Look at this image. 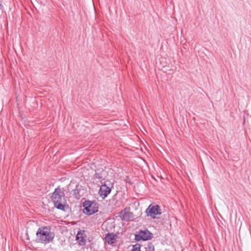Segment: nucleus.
<instances>
[{
	"mask_svg": "<svg viewBox=\"0 0 251 251\" xmlns=\"http://www.w3.org/2000/svg\"><path fill=\"white\" fill-rule=\"evenodd\" d=\"M83 212L87 215H91L98 211L99 204L95 201L86 200L83 202Z\"/></svg>",
	"mask_w": 251,
	"mask_h": 251,
	"instance_id": "7ed1b4c3",
	"label": "nucleus"
},
{
	"mask_svg": "<svg viewBox=\"0 0 251 251\" xmlns=\"http://www.w3.org/2000/svg\"><path fill=\"white\" fill-rule=\"evenodd\" d=\"M50 198L54 207L57 209L64 211L69 206L65 198L63 188H61L60 186L56 188L51 193Z\"/></svg>",
	"mask_w": 251,
	"mask_h": 251,
	"instance_id": "f257e3e1",
	"label": "nucleus"
},
{
	"mask_svg": "<svg viewBox=\"0 0 251 251\" xmlns=\"http://www.w3.org/2000/svg\"><path fill=\"white\" fill-rule=\"evenodd\" d=\"M121 218L123 221L126 222L132 221L134 218V214L133 212L129 211V210H125L124 215L121 216Z\"/></svg>",
	"mask_w": 251,
	"mask_h": 251,
	"instance_id": "1a4fd4ad",
	"label": "nucleus"
},
{
	"mask_svg": "<svg viewBox=\"0 0 251 251\" xmlns=\"http://www.w3.org/2000/svg\"><path fill=\"white\" fill-rule=\"evenodd\" d=\"M142 246L141 244L137 243L132 246V249L131 251H141V248Z\"/></svg>",
	"mask_w": 251,
	"mask_h": 251,
	"instance_id": "ddd939ff",
	"label": "nucleus"
},
{
	"mask_svg": "<svg viewBox=\"0 0 251 251\" xmlns=\"http://www.w3.org/2000/svg\"><path fill=\"white\" fill-rule=\"evenodd\" d=\"M2 7V6L1 4L0 3V10H1Z\"/></svg>",
	"mask_w": 251,
	"mask_h": 251,
	"instance_id": "dca6fc26",
	"label": "nucleus"
},
{
	"mask_svg": "<svg viewBox=\"0 0 251 251\" xmlns=\"http://www.w3.org/2000/svg\"><path fill=\"white\" fill-rule=\"evenodd\" d=\"M145 213L147 217H150L151 219H155L157 218V215H160L161 214L162 212L159 205L151 203L146 209Z\"/></svg>",
	"mask_w": 251,
	"mask_h": 251,
	"instance_id": "39448f33",
	"label": "nucleus"
},
{
	"mask_svg": "<svg viewBox=\"0 0 251 251\" xmlns=\"http://www.w3.org/2000/svg\"><path fill=\"white\" fill-rule=\"evenodd\" d=\"M36 234V241L38 243L45 244L52 242L54 237V233L50 232V226H41L39 227Z\"/></svg>",
	"mask_w": 251,
	"mask_h": 251,
	"instance_id": "f03ea898",
	"label": "nucleus"
},
{
	"mask_svg": "<svg viewBox=\"0 0 251 251\" xmlns=\"http://www.w3.org/2000/svg\"><path fill=\"white\" fill-rule=\"evenodd\" d=\"M85 230H79L76 236V240L79 246H85L86 244V235L84 234Z\"/></svg>",
	"mask_w": 251,
	"mask_h": 251,
	"instance_id": "0eeeda50",
	"label": "nucleus"
},
{
	"mask_svg": "<svg viewBox=\"0 0 251 251\" xmlns=\"http://www.w3.org/2000/svg\"><path fill=\"white\" fill-rule=\"evenodd\" d=\"M125 181L126 182V183H128L130 184H132V182H131V180H130V177H129V176H126L125 178Z\"/></svg>",
	"mask_w": 251,
	"mask_h": 251,
	"instance_id": "4468645a",
	"label": "nucleus"
},
{
	"mask_svg": "<svg viewBox=\"0 0 251 251\" xmlns=\"http://www.w3.org/2000/svg\"><path fill=\"white\" fill-rule=\"evenodd\" d=\"M116 235L114 233H108L105 236V240L109 245H112L116 242Z\"/></svg>",
	"mask_w": 251,
	"mask_h": 251,
	"instance_id": "9d476101",
	"label": "nucleus"
},
{
	"mask_svg": "<svg viewBox=\"0 0 251 251\" xmlns=\"http://www.w3.org/2000/svg\"><path fill=\"white\" fill-rule=\"evenodd\" d=\"M82 186L81 185H79V184H77L75 186V189H74L73 191V196L75 198L76 200H79L80 197L81 195L79 193L80 191L81 190Z\"/></svg>",
	"mask_w": 251,
	"mask_h": 251,
	"instance_id": "9b49d317",
	"label": "nucleus"
},
{
	"mask_svg": "<svg viewBox=\"0 0 251 251\" xmlns=\"http://www.w3.org/2000/svg\"><path fill=\"white\" fill-rule=\"evenodd\" d=\"M129 209H130V208H129V207H126V208H125L124 210H122V211L119 213V216H120V217H121V216H123V215H124V213L125 212V210H129Z\"/></svg>",
	"mask_w": 251,
	"mask_h": 251,
	"instance_id": "2eb2a0df",
	"label": "nucleus"
},
{
	"mask_svg": "<svg viewBox=\"0 0 251 251\" xmlns=\"http://www.w3.org/2000/svg\"><path fill=\"white\" fill-rule=\"evenodd\" d=\"M116 195H117V194L114 195V196L113 197V199H114V197H116Z\"/></svg>",
	"mask_w": 251,
	"mask_h": 251,
	"instance_id": "f3484780",
	"label": "nucleus"
},
{
	"mask_svg": "<svg viewBox=\"0 0 251 251\" xmlns=\"http://www.w3.org/2000/svg\"><path fill=\"white\" fill-rule=\"evenodd\" d=\"M107 176V172L103 169H98L95 171V174L94 175L95 179H104Z\"/></svg>",
	"mask_w": 251,
	"mask_h": 251,
	"instance_id": "6e6552de",
	"label": "nucleus"
},
{
	"mask_svg": "<svg viewBox=\"0 0 251 251\" xmlns=\"http://www.w3.org/2000/svg\"><path fill=\"white\" fill-rule=\"evenodd\" d=\"M101 185L98 194L102 199H104L110 194L112 189L114 187V182H111L107 180L104 182L101 181Z\"/></svg>",
	"mask_w": 251,
	"mask_h": 251,
	"instance_id": "20e7f679",
	"label": "nucleus"
},
{
	"mask_svg": "<svg viewBox=\"0 0 251 251\" xmlns=\"http://www.w3.org/2000/svg\"><path fill=\"white\" fill-rule=\"evenodd\" d=\"M142 247H144L145 251H154V246L153 243L151 242H148L144 245H142Z\"/></svg>",
	"mask_w": 251,
	"mask_h": 251,
	"instance_id": "f8f14e48",
	"label": "nucleus"
},
{
	"mask_svg": "<svg viewBox=\"0 0 251 251\" xmlns=\"http://www.w3.org/2000/svg\"><path fill=\"white\" fill-rule=\"evenodd\" d=\"M153 234L148 229L140 230L135 234V240L139 242L140 241H146L152 239Z\"/></svg>",
	"mask_w": 251,
	"mask_h": 251,
	"instance_id": "423d86ee",
	"label": "nucleus"
}]
</instances>
